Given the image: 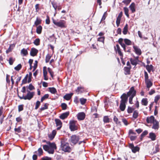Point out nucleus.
<instances>
[{
  "label": "nucleus",
  "mask_w": 160,
  "mask_h": 160,
  "mask_svg": "<svg viewBox=\"0 0 160 160\" xmlns=\"http://www.w3.org/2000/svg\"><path fill=\"white\" fill-rule=\"evenodd\" d=\"M47 143L48 145H44L43 146V149L50 154H53L54 150L57 148L55 143L54 142H47Z\"/></svg>",
  "instance_id": "nucleus-1"
},
{
  "label": "nucleus",
  "mask_w": 160,
  "mask_h": 160,
  "mask_svg": "<svg viewBox=\"0 0 160 160\" xmlns=\"http://www.w3.org/2000/svg\"><path fill=\"white\" fill-rule=\"evenodd\" d=\"M60 148L64 152H70L72 150V148L70 146L69 144L64 140L61 142Z\"/></svg>",
  "instance_id": "nucleus-2"
},
{
  "label": "nucleus",
  "mask_w": 160,
  "mask_h": 160,
  "mask_svg": "<svg viewBox=\"0 0 160 160\" xmlns=\"http://www.w3.org/2000/svg\"><path fill=\"white\" fill-rule=\"evenodd\" d=\"M26 92L27 93L26 95H23L22 96L19 97L21 99H24V100H31L34 97L35 95V92H31L28 89H27Z\"/></svg>",
  "instance_id": "nucleus-3"
},
{
  "label": "nucleus",
  "mask_w": 160,
  "mask_h": 160,
  "mask_svg": "<svg viewBox=\"0 0 160 160\" xmlns=\"http://www.w3.org/2000/svg\"><path fill=\"white\" fill-rule=\"evenodd\" d=\"M136 91L134 89L133 87H131L129 89L128 92H127V95L129 97V102L131 104L133 103L132 99L136 95Z\"/></svg>",
  "instance_id": "nucleus-4"
},
{
  "label": "nucleus",
  "mask_w": 160,
  "mask_h": 160,
  "mask_svg": "<svg viewBox=\"0 0 160 160\" xmlns=\"http://www.w3.org/2000/svg\"><path fill=\"white\" fill-rule=\"evenodd\" d=\"M52 20L53 23L56 26L61 28L66 27V22L65 21L62 20L58 21L54 20L53 18H52Z\"/></svg>",
  "instance_id": "nucleus-5"
},
{
  "label": "nucleus",
  "mask_w": 160,
  "mask_h": 160,
  "mask_svg": "<svg viewBox=\"0 0 160 160\" xmlns=\"http://www.w3.org/2000/svg\"><path fill=\"white\" fill-rule=\"evenodd\" d=\"M79 140V136L76 135H72L69 140L71 144L73 145H75Z\"/></svg>",
  "instance_id": "nucleus-6"
},
{
  "label": "nucleus",
  "mask_w": 160,
  "mask_h": 160,
  "mask_svg": "<svg viewBox=\"0 0 160 160\" xmlns=\"http://www.w3.org/2000/svg\"><path fill=\"white\" fill-rule=\"evenodd\" d=\"M69 124V128L71 131H74L77 129L78 127L76 125L75 121L73 120L70 121Z\"/></svg>",
  "instance_id": "nucleus-7"
},
{
  "label": "nucleus",
  "mask_w": 160,
  "mask_h": 160,
  "mask_svg": "<svg viewBox=\"0 0 160 160\" xmlns=\"http://www.w3.org/2000/svg\"><path fill=\"white\" fill-rule=\"evenodd\" d=\"M128 147L131 149L132 152L134 153L138 151L139 150V148L138 147H134L133 143L129 144Z\"/></svg>",
  "instance_id": "nucleus-8"
},
{
  "label": "nucleus",
  "mask_w": 160,
  "mask_h": 160,
  "mask_svg": "<svg viewBox=\"0 0 160 160\" xmlns=\"http://www.w3.org/2000/svg\"><path fill=\"white\" fill-rule=\"evenodd\" d=\"M128 96L127 95V93L126 94L125 93H124L121 96V100L120 102L127 103L128 102Z\"/></svg>",
  "instance_id": "nucleus-9"
},
{
  "label": "nucleus",
  "mask_w": 160,
  "mask_h": 160,
  "mask_svg": "<svg viewBox=\"0 0 160 160\" xmlns=\"http://www.w3.org/2000/svg\"><path fill=\"white\" fill-rule=\"evenodd\" d=\"M85 114L83 112H79L77 115V118L79 120H84L85 118Z\"/></svg>",
  "instance_id": "nucleus-10"
},
{
  "label": "nucleus",
  "mask_w": 160,
  "mask_h": 160,
  "mask_svg": "<svg viewBox=\"0 0 160 160\" xmlns=\"http://www.w3.org/2000/svg\"><path fill=\"white\" fill-rule=\"evenodd\" d=\"M114 48L116 52H117L119 56L121 57V58H122L123 56V54L121 51L119 45L118 44H117L116 46H114Z\"/></svg>",
  "instance_id": "nucleus-11"
},
{
  "label": "nucleus",
  "mask_w": 160,
  "mask_h": 160,
  "mask_svg": "<svg viewBox=\"0 0 160 160\" xmlns=\"http://www.w3.org/2000/svg\"><path fill=\"white\" fill-rule=\"evenodd\" d=\"M55 121L56 125V126L58 127L57 130H59L62 127V122L59 119H55Z\"/></svg>",
  "instance_id": "nucleus-12"
},
{
  "label": "nucleus",
  "mask_w": 160,
  "mask_h": 160,
  "mask_svg": "<svg viewBox=\"0 0 160 160\" xmlns=\"http://www.w3.org/2000/svg\"><path fill=\"white\" fill-rule=\"evenodd\" d=\"M38 52V50L36 48H32L30 51V55L31 56L34 57L36 56Z\"/></svg>",
  "instance_id": "nucleus-13"
},
{
  "label": "nucleus",
  "mask_w": 160,
  "mask_h": 160,
  "mask_svg": "<svg viewBox=\"0 0 160 160\" xmlns=\"http://www.w3.org/2000/svg\"><path fill=\"white\" fill-rule=\"evenodd\" d=\"M133 48L135 53L138 55H140L142 53V51L140 48L138 46H133Z\"/></svg>",
  "instance_id": "nucleus-14"
},
{
  "label": "nucleus",
  "mask_w": 160,
  "mask_h": 160,
  "mask_svg": "<svg viewBox=\"0 0 160 160\" xmlns=\"http://www.w3.org/2000/svg\"><path fill=\"white\" fill-rule=\"evenodd\" d=\"M156 120L154 117L152 116L147 117L146 119L147 122L148 123H153Z\"/></svg>",
  "instance_id": "nucleus-15"
},
{
  "label": "nucleus",
  "mask_w": 160,
  "mask_h": 160,
  "mask_svg": "<svg viewBox=\"0 0 160 160\" xmlns=\"http://www.w3.org/2000/svg\"><path fill=\"white\" fill-rule=\"evenodd\" d=\"M56 134V131L55 130H53L52 133L48 135V137L51 140H52L54 138Z\"/></svg>",
  "instance_id": "nucleus-16"
},
{
  "label": "nucleus",
  "mask_w": 160,
  "mask_h": 160,
  "mask_svg": "<svg viewBox=\"0 0 160 160\" xmlns=\"http://www.w3.org/2000/svg\"><path fill=\"white\" fill-rule=\"evenodd\" d=\"M147 88H148V90H149L150 88L152 86L153 83L150 80L145 81Z\"/></svg>",
  "instance_id": "nucleus-17"
},
{
  "label": "nucleus",
  "mask_w": 160,
  "mask_h": 160,
  "mask_svg": "<svg viewBox=\"0 0 160 160\" xmlns=\"http://www.w3.org/2000/svg\"><path fill=\"white\" fill-rule=\"evenodd\" d=\"M153 126L152 128L158 130L159 128V122L156 120L153 123Z\"/></svg>",
  "instance_id": "nucleus-18"
},
{
  "label": "nucleus",
  "mask_w": 160,
  "mask_h": 160,
  "mask_svg": "<svg viewBox=\"0 0 160 160\" xmlns=\"http://www.w3.org/2000/svg\"><path fill=\"white\" fill-rule=\"evenodd\" d=\"M69 112H66L62 114L59 116V118L62 120L66 118L69 115Z\"/></svg>",
  "instance_id": "nucleus-19"
},
{
  "label": "nucleus",
  "mask_w": 160,
  "mask_h": 160,
  "mask_svg": "<svg viewBox=\"0 0 160 160\" xmlns=\"http://www.w3.org/2000/svg\"><path fill=\"white\" fill-rule=\"evenodd\" d=\"M126 103L122 102H120L119 108L122 111H123L125 110L126 107Z\"/></svg>",
  "instance_id": "nucleus-20"
},
{
  "label": "nucleus",
  "mask_w": 160,
  "mask_h": 160,
  "mask_svg": "<svg viewBox=\"0 0 160 160\" xmlns=\"http://www.w3.org/2000/svg\"><path fill=\"white\" fill-rule=\"evenodd\" d=\"M146 68L149 73H150L151 71L153 72L154 70L153 68V66L152 65H146Z\"/></svg>",
  "instance_id": "nucleus-21"
},
{
  "label": "nucleus",
  "mask_w": 160,
  "mask_h": 160,
  "mask_svg": "<svg viewBox=\"0 0 160 160\" xmlns=\"http://www.w3.org/2000/svg\"><path fill=\"white\" fill-rule=\"evenodd\" d=\"M72 95V93L66 94L64 96L63 98L66 100H69L71 98Z\"/></svg>",
  "instance_id": "nucleus-22"
},
{
  "label": "nucleus",
  "mask_w": 160,
  "mask_h": 160,
  "mask_svg": "<svg viewBox=\"0 0 160 160\" xmlns=\"http://www.w3.org/2000/svg\"><path fill=\"white\" fill-rule=\"evenodd\" d=\"M135 3L132 2L129 7V8L132 13L135 12Z\"/></svg>",
  "instance_id": "nucleus-23"
},
{
  "label": "nucleus",
  "mask_w": 160,
  "mask_h": 160,
  "mask_svg": "<svg viewBox=\"0 0 160 160\" xmlns=\"http://www.w3.org/2000/svg\"><path fill=\"white\" fill-rule=\"evenodd\" d=\"M131 68V67H125L124 68V70L125 71V75L130 74V70Z\"/></svg>",
  "instance_id": "nucleus-24"
},
{
  "label": "nucleus",
  "mask_w": 160,
  "mask_h": 160,
  "mask_svg": "<svg viewBox=\"0 0 160 160\" xmlns=\"http://www.w3.org/2000/svg\"><path fill=\"white\" fill-rule=\"evenodd\" d=\"M14 47L15 45H14L13 44H11L10 45L9 48L6 51V53H8L9 52H11Z\"/></svg>",
  "instance_id": "nucleus-25"
},
{
  "label": "nucleus",
  "mask_w": 160,
  "mask_h": 160,
  "mask_svg": "<svg viewBox=\"0 0 160 160\" xmlns=\"http://www.w3.org/2000/svg\"><path fill=\"white\" fill-rule=\"evenodd\" d=\"M42 27L41 26L39 25L37 27L36 29V32L38 34H40L42 31Z\"/></svg>",
  "instance_id": "nucleus-26"
},
{
  "label": "nucleus",
  "mask_w": 160,
  "mask_h": 160,
  "mask_svg": "<svg viewBox=\"0 0 160 160\" xmlns=\"http://www.w3.org/2000/svg\"><path fill=\"white\" fill-rule=\"evenodd\" d=\"M141 103L142 105L146 106L148 105V101L147 98H143L142 101Z\"/></svg>",
  "instance_id": "nucleus-27"
},
{
  "label": "nucleus",
  "mask_w": 160,
  "mask_h": 160,
  "mask_svg": "<svg viewBox=\"0 0 160 160\" xmlns=\"http://www.w3.org/2000/svg\"><path fill=\"white\" fill-rule=\"evenodd\" d=\"M21 53L23 54V56H26L28 54V52L27 49L23 48L21 51Z\"/></svg>",
  "instance_id": "nucleus-28"
},
{
  "label": "nucleus",
  "mask_w": 160,
  "mask_h": 160,
  "mask_svg": "<svg viewBox=\"0 0 160 160\" xmlns=\"http://www.w3.org/2000/svg\"><path fill=\"white\" fill-rule=\"evenodd\" d=\"M138 114L139 113L138 111H134L133 113L132 117L134 119H136L138 117Z\"/></svg>",
  "instance_id": "nucleus-29"
},
{
  "label": "nucleus",
  "mask_w": 160,
  "mask_h": 160,
  "mask_svg": "<svg viewBox=\"0 0 160 160\" xmlns=\"http://www.w3.org/2000/svg\"><path fill=\"white\" fill-rule=\"evenodd\" d=\"M35 153L37 154H38V156H40L42 154L43 151L41 148H38V151L35 152Z\"/></svg>",
  "instance_id": "nucleus-30"
},
{
  "label": "nucleus",
  "mask_w": 160,
  "mask_h": 160,
  "mask_svg": "<svg viewBox=\"0 0 160 160\" xmlns=\"http://www.w3.org/2000/svg\"><path fill=\"white\" fill-rule=\"evenodd\" d=\"M156 136L155 134L152 132L149 133V137L152 141L155 140L156 139Z\"/></svg>",
  "instance_id": "nucleus-31"
},
{
  "label": "nucleus",
  "mask_w": 160,
  "mask_h": 160,
  "mask_svg": "<svg viewBox=\"0 0 160 160\" xmlns=\"http://www.w3.org/2000/svg\"><path fill=\"white\" fill-rule=\"evenodd\" d=\"M103 121L105 123H108L110 122V119L108 116H106L103 117Z\"/></svg>",
  "instance_id": "nucleus-32"
},
{
  "label": "nucleus",
  "mask_w": 160,
  "mask_h": 160,
  "mask_svg": "<svg viewBox=\"0 0 160 160\" xmlns=\"http://www.w3.org/2000/svg\"><path fill=\"white\" fill-rule=\"evenodd\" d=\"M124 41L125 44L127 45H131L132 42L130 40L125 38L124 39Z\"/></svg>",
  "instance_id": "nucleus-33"
},
{
  "label": "nucleus",
  "mask_w": 160,
  "mask_h": 160,
  "mask_svg": "<svg viewBox=\"0 0 160 160\" xmlns=\"http://www.w3.org/2000/svg\"><path fill=\"white\" fill-rule=\"evenodd\" d=\"M128 25L127 24H126L124 27V28L123 29V33L124 34L126 35L127 34V32H128Z\"/></svg>",
  "instance_id": "nucleus-34"
},
{
  "label": "nucleus",
  "mask_w": 160,
  "mask_h": 160,
  "mask_svg": "<svg viewBox=\"0 0 160 160\" xmlns=\"http://www.w3.org/2000/svg\"><path fill=\"white\" fill-rule=\"evenodd\" d=\"M130 61L131 64L132 65H135V66H136L137 65L138 62L136 61V60H134V59H132V58H131L130 59Z\"/></svg>",
  "instance_id": "nucleus-35"
},
{
  "label": "nucleus",
  "mask_w": 160,
  "mask_h": 160,
  "mask_svg": "<svg viewBox=\"0 0 160 160\" xmlns=\"http://www.w3.org/2000/svg\"><path fill=\"white\" fill-rule=\"evenodd\" d=\"M52 56L51 55L49 54H48L46 55L45 58V62L46 63H48L49 62Z\"/></svg>",
  "instance_id": "nucleus-36"
},
{
  "label": "nucleus",
  "mask_w": 160,
  "mask_h": 160,
  "mask_svg": "<svg viewBox=\"0 0 160 160\" xmlns=\"http://www.w3.org/2000/svg\"><path fill=\"white\" fill-rule=\"evenodd\" d=\"M124 10L125 14L127 16V17L128 18L129 17V15L128 13V8L127 7H124Z\"/></svg>",
  "instance_id": "nucleus-37"
},
{
  "label": "nucleus",
  "mask_w": 160,
  "mask_h": 160,
  "mask_svg": "<svg viewBox=\"0 0 160 160\" xmlns=\"http://www.w3.org/2000/svg\"><path fill=\"white\" fill-rule=\"evenodd\" d=\"M42 20L38 18H37L36 19V21L35 22L34 24L36 26H38L39 24L41 23Z\"/></svg>",
  "instance_id": "nucleus-38"
},
{
  "label": "nucleus",
  "mask_w": 160,
  "mask_h": 160,
  "mask_svg": "<svg viewBox=\"0 0 160 160\" xmlns=\"http://www.w3.org/2000/svg\"><path fill=\"white\" fill-rule=\"evenodd\" d=\"M84 91L83 88L82 87H78L77 89L76 90V92H82Z\"/></svg>",
  "instance_id": "nucleus-39"
},
{
  "label": "nucleus",
  "mask_w": 160,
  "mask_h": 160,
  "mask_svg": "<svg viewBox=\"0 0 160 160\" xmlns=\"http://www.w3.org/2000/svg\"><path fill=\"white\" fill-rule=\"evenodd\" d=\"M28 76V74H27L25 76V77L22 80V83L21 84V85L23 84H25L27 83Z\"/></svg>",
  "instance_id": "nucleus-40"
},
{
  "label": "nucleus",
  "mask_w": 160,
  "mask_h": 160,
  "mask_svg": "<svg viewBox=\"0 0 160 160\" xmlns=\"http://www.w3.org/2000/svg\"><path fill=\"white\" fill-rule=\"evenodd\" d=\"M48 39L51 42H53L55 40V38L54 35L53 34L52 36H50Z\"/></svg>",
  "instance_id": "nucleus-41"
},
{
  "label": "nucleus",
  "mask_w": 160,
  "mask_h": 160,
  "mask_svg": "<svg viewBox=\"0 0 160 160\" xmlns=\"http://www.w3.org/2000/svg\"><path fill=\"white\" fill-rule=\"evenodd\" d=\"M40 42V39L38 38L36 39L34 41V44L36 46L39 45Z\"/></svg>",
  "instance_id": "nucleus-42"
},
{
  "label": "nucleus",
  "mask_w": 160,
  "mask_h": 160,
  "mask_svg": "<svg viewBox=\"0 0 160 160\" xmlns=\"http://www.w3.org/2000/svg\"><path fill=\"white\" fill-rule=\"evenodd\" d=\"M50 92L52 94H55L57 92L56 89L54 88H49Z\"/></svg>",
  "instance_id": "nucleus-43"
},
{
  "label": "nucleus",
  "mask_w": 160,
  "mask_h": 160,
  "mask_svg": "<svg viewBox=\"0 0 160 160\" xmlns=\"http://www.w3.org/2000/svg\"><path fill=\"white\" fill-rule=\"evenodd\" d=\"M27 88H28L27 89L30 91L35 89L34 87L32 84H30L28 87H27Z\"/></svg>",
  "instance_id": "nucleus-44"
},
{
  "label": "nucleus",
  "mask_w": 160,
  "mask_h": 160,
  "mask_svg": "<svg viewBox=\"0 0 160 160\" xmlns=\"http://www.w3.org/2000/svg\"><path fill=\"white\" fill-rule=\"evenodd\" d=\"M49 95L48 94H45L41 98V102H42L45 99H47L48 98Z\"/></svg>",
  "instance_id": "nucleus-45"
},
{
  "label": "nucleus",
  "mask_w": 160,
  "mask_h": 160,
  "mask_svg": "<svg viewBox=\"0 0 160 160\" xmlns=\"http://www.w3.org/2000/svg\"><path fill=\"white\" fill-rule=\"evenodd\" d=\"M148 133V132L147 130L144 131L141 135V139H142V138Z\"/></svg>",
  "instance_id": "nucleus-46"
},
{
  "label": "nucleus",
  "mask_w": 160,
  "mask_h": 160,
  "mask_svg": "<svg viewBox=\"0 0 160 160\" xmlns=\"http://www.w3.org/2000/svg\"><path fill=\"white\" fill-rule=\"evenodd\" d=\"M15 60V59L14 58H13L12 57L10 58L8 60V62L9 64L10 65H12L13 64Z\"/></svg>",
  "instance_id": "nucleus-47"
},
{
  "label": "nucleus",
  "mask_w": 160,
  "mask_h": 160,
  "mask_svg": "<svg viewBox=\"0 0 160 160\" xmlns=\"http://www.w3.org/2000/svg\"><path fill=\"white\" fill-rule=\"evenodd\" d=\"M134 110V109L129 106L128 107L127 112L128 113H132Z\"/></svg>",
  "instance_id": "nucleus-48"
},
{
  "label": "nucleus",
  "mask_w": 160,
  "mask_h": 160,
  "mask_svg": "<svg viewBox=\"0 0 160 160\" xmlns=\"http://www.w3.org/2000/svg\"><path fill=\"white\" fill-rule=\"evenodd\" d=\"M22 68L21 64H19L14 68V69L17 71H19Z\"/></svg>",
  "instance_id": "nucleus-49"
},
{
  "label": "nucleus",
  "mask_w": 160,
  "mask_h": 160,
  "mask_svg": "<svg viewBox=\"0 0 160 160\" xmlns=\"http://www.w3.org/2000/svg\"><path fill=\"white\" fill-rule=\"evenodd\" d=\"M159 150V146L158 145H156L155 147V150L154 151V153H156Z\"/></svg>",
  "instance_id": "nucleus-50"
},
{
  "label": "nucleus",
  "mask_w": 160,
  "mask_h": 160,
  "mask_svg": "<svg viewBox=\"0 0 160 160\" xmlns=\"http://www.w3.org/2000/svg\"><path fill=\"white\" fill-rule=\"evenodd\" d=\"M21 126H19L18 128H15L14 131L16 132L20 133L21 132Z\"/></svg>",
  "instance_id": "nucleus-51"
},
{
  "label": "nucleus",
  "mask_w": 160,
  "mask_h": 160,
  "mask_svg": "<svg viewBox=\"0 0 160 160\" xmlns=\"http://www.w3.org/2000/svg\"><path fill=\"white\" fill-rule=\"evenodd\" d=\"M144 73L145 77V81L150 80L149 79L148 75L147 72L146 71H144Z\"/></svg>",
  "instance_id": "nucleus-52"
},
{
  "label": "nucleus",
  "mask_w": 160,
  "mask_h": 160,
  "mask_svg": "<svg viewBox=\"0 0 160 160\" xmlns=\"http://www.w3.org/2000/svg\"><path fill=\"white\" fill-rule=\"evenodd\" d=\"M48 108V106H47V103H45L43 107H42L41 108L40 110L41 111H43L45 109H47Z\"/></svg>",
  "instance_id": "nucleus-53"
},
{
  "label": "nucleus",
  "mask_w": 160,
  "mask_h": 160,
  "mask_svg": "<svg viewBox=\"0 0 160 160\" xmlns=\"http://www.w3.org/2000/svg\"><path fill=\"white\" fill-rule=\"evenodd\" d=\"M121 19V18H120L117 17V18L116 23L117 27L119 26V25Z\"/></svg>",
  "instance_id": "nucleus-54"
},
{
  "label": "nucleus",
  "mask_w": 160,
  "mask_h": 160,
  "mask_svg": "<svg viewBox=\"0 0 160 160\" xmlns=\"http://www.w3.org/2000/svg\"><path fill=\"white\" fill-rule=\"evenodd\" d=\"M48 71L49 73H50L51 77L53 78V74L54 73L53 72H52L51 68H48Z\"/></svg>",
  "instance_id": "nucleus-55"
},
{
  "label": "nucleus",
  "mask_w": 160,
  "mask_h": 160,
  "mask_svg": "<svg viewBox=\"0 0 160 160\" xmlns=\"http://www.w3.org/2000/svg\"><path fill=\"white\" fill-rule=\"evenodd\" d=\"M81 103L82 105H84L86 102V99L84 98H81L80 99Z\"/></svg>",
  "instance_id": "nucleus-56"
},
{
  "label": "nucleus",
  "mask_w": 160,
  "mask_h": 160,
  "mask_svg": "<svg viewBox=\"0 0 160 160\" xmlns=\"http://www.w3.org/2000/svg\"><path fill=\"white\" fill-rule=\"evenodd\" d=\"M61 106L62 110H65L67 109V105L65 103H62L61 105Z\"/></svg>",
  "instance_id": "nucleus-57"
},
{
  "label": "nucleus",
  "mask_w": 160,
  "mask_h": 160,
  "mask_svg": "<svg viewBox=\"0 0 160 160\" xmlns=\"http://www.w3.org/2000/svg\"><path fill=\"white\" fill-rule=\"evenodd\" d=\"M131 1V0H124L122 1V2L126 5H128Z\"/></svg>",
  "instance_id": "nucleus-58"
},
{
  "label": "nucleus",
  "mask_w": 160,
  "mask_h": 160,
  "mask_svg": "<svg viewBox=\"0 0 160 160\" xmlns=\"http://www.w3.org/2000/svg\"><path fill=\"white\" fill-rule=\"evenodd\" d=\"M104 39L105 38L104 37H100L98 38V41L99 42H102L103 43H104Z\"/></svg>",
  "instance_id": "nucleus-59"
},
{
  "label": "nucleus",
  "mask_w": 160,
  "mask_h": 160,
  "mask_svg": "<svg viewBox=\"0 0 160 160\" xmlns=\"http://www.w3.org/2000/svg\"><path fill=\"white\" fill-rule=\"evenodd\" d=\"M40 105V102L39 101H37L36 103L35 107V109H37L38 108Z\"/></svg>",
  "instance_id": "nucleus-60"
},
{
  "label": "nucleus",
  "mask_w": 160,
  "mask_h": 160,
  "mask_svg": "<svg viewBox=\"0 0 160 160\" xmlns=\"http://www.w3.org/2000/svg\"><path fill=\"white\" fill-rule=\"evenodd\" d=\"M113 120L117 124H119L120 123V122L118 121V118L116 116H114Z\"/></svg>",
  "instance_id": "nucleus-61"
},
{
  "label": "nucleus",
  "mask_w": 160,
  "mask_h": 160,
  "mask_svg": "<svg viewBox=\"0 0 160 160\" xmlns=\"http://www.w3.org/2000/svg\"><path fill=\"white\" fill-rule=\"evenodd\" d=\"M160 98V97L159 95H158L155 96L154 99V102L156 103H157Z\"/></svg>",
  "instance_id": "nucleus-62"
},
{
  "label": "nucleus",
  "mask_w": 160,
  "mask_h": 160,
  "mask_svg": "<svg viewBox=\"0 0 160 160\" xmlns=\"http://www.w3.org/2000/svg\"><path fill=\"white\" fill-rule=\"evenodd\" d=\"M47 68L46 67H44L43 68V75H47Z\"/></svg>",
  "instance_id": "nucleus-63"
},
{
  "label": "nucleus",
  "mask_w": 160,
  "mask_h": 160,
  "mask_svg": "<svg viewBox=\"0 0 160 160\" xmlns=\"http://www.w3.org/2000/svg\"><path fill=\"white\" fill-rule=\"evenodd\" d=\"M18 109L19 112H20L23 110V105H19L18 106Z\"/></svg>",
  "instance_id": "nucleus-64"
}]
</instances>
